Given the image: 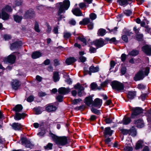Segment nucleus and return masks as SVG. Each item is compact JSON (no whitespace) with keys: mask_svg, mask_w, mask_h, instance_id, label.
Returning <instances> with one entry per match:
<instances>
[{"mask_svg":"<svg viewBox=\"0 0 151 151\" xmlns=\"http://www.w3.org/2000/svg\"><path fill=\"white\" fill-rule=\"evenodd\" d=\"M149 72V68L147 67L145 71L143 69L139 70L135 75L134 78L135 81H137L142 79L145 75L147 76Z\"/></svg>","mask_w":151,"mask_h":151,"instance_id":"3","label":"nucleus"},{"mask_svg":"<svg viewBox=\"0 0 151 151\" xmlns=\"http://www.w3.org/2000/svg\"><path fill=\"white\" fill-rule=\"evenodd\" d=\"M53 78L55 82H56L59 80L60 78L58 72H54L53 73Z\"/></svg>","mask_w":151,"mask_h":151,"instance_id":"30","label":"nucleus"},{"mask_svg":"<svg viewBox=\"0 0 151 151\" xmlns=\"http://www.w3.org/2000/svg\"><path fill=\"white\" fill-rule=\"evenodd\" d=\"M25 115V114L24 113L20 114L19 113H15L14 119L16 120H19L21 119V118H23Z\"/></svg>","mask_w":151,"mask_h":151,"instance_id":"20","label":"nucleus"},{"mask_svg":"<svg viewBox=\"0 0 151 151\" xmlns=\"http://www.w3.org/2000/svg\"><path fill=\"white\" fill-rule=\"evenodd\" d=\"M91 111L94 113L97 114H99L100 113L99 110L93 107L91 109Z\"/></svg>","mask_w":151,"mask_h":151,"instance_id":"42","label":"nucleus"},{"mask_svg":"<svg viewBox=\"0 0 151 151\" xmlns=\"http://www.w3.org/2000/svg\"><path fill=\"white\" fill-rule=\"evenodd\" d=\"M94 43L97 48L102 47L104 45V41L102 39L96 40L94 42Z\"/></svg>","mask_w":151,"mask_h":151,"instance_id":"13","label":"nucleus"},{"mask_svg":"<svg viewBox=\"0 0 151 151\" xmlns=\"http://www.w3.org/2000/svg\"><path fill=\"white\" fill-rule=\"evenodd\" d=\"M12 87L13 89L16 90L20 87L21 85V82L17 79L13 80L11 82Z\"/></svg>","mask_w":151,"mask_h":151,"instance_id":"8","label":"nucleus"},{"mask_svg":"<svg viewBox=\"0 0 151 151\" xmlns=\"http://www.w3.org/2000/svg\"><path fill=\"white\" fill-rule=\"evenodd\" d=\"M73 13L77 16H81L82 14L80 9L79 8H76L72 10Z\"/></svg>","mask_w":151,"mask_h":151,"instance_id":"24","label":"nucleus"},{"mask_svg":"<svg viewBox=\"0 0 151 151\" xmlns=\"http://www.w3.org/2000/svg\"><path fill=\"white\" fill-rule=\"evenodd\" d=\"M85 101L86 104L88 106H89L91 104H92L93 102L92 100V97L91 96L86 97L85 98Z\"/></svg>","mask_w":151,"mask_h":151,"instance_id":"21","label":"nucleus"},{"mask_svg":"<svg viewBox=\"0 0 151 151\" xmlns=\"http://www.w3.org/2000/svg\"><path fill=\"white\" fill-rule=\"evenodd\" d=\"M4 37L5 40H8L10 39L11 37L10 35H5Z\"/></svg>","mask_w":151,"mask_h":151,"instance_id":"59","label":"nucleus"},{"mask_svg":"<svg viewBox=\"0 0 151 151\" xmlns=\"http://www.w3.org/2000/svg\"><path fill=\"white\" fill-rule=\"evenodd\" d=\"M143 142L141 140L138 141L136 144L135 149L136 150H138L140 148H142V144Z\"/></svg>","mask_w":151,"mask_h":151,"instance_id":"26","label":"nucleus"},{"mask_svg":"<svg viewBox=\"0 0 151 151\" xmlns=\"http://www.w3.org/2000/svg\"><path fill=\"white\" fill-rule=\"evenodd\" d=\"M35 15L34 11L33 10L30 9L26 12L24 17V18H29L33 17Z\"/></svg>","mask_w":151,"mask_h":151,"instance_id":"10","label":"nucleus"},{"mask_svg":"<svg viewBox=\"0 0 151 151\" xmlns=\"http://www.w3.org/2000/svg\"><path fill=\"white\" fill-rule=\"evenodd\" d=\"M107 82L106 81H105L104 82L101 84V86L100 87L97 88V89L99 90L101 89L102 87H105L106 85L107 84Z\"/></svg>","mask_w":151,"mask_h":151,"instance_id":"53","label":"nucleus"},{"mask_svg":"<svg viewBox=\"0 0 151 151\" xmlns=\"http://www.w3.org/2000/svg\"><path fill=\"white\" fill-rule=\"evenodd\" d=\"M102 103V100L99 98H96L92 103V106L95 107H99L101 106Z\"/></svg>","mask_w":151,"mask_h":151,"instance_id":"14","label":"nucleus"},{"mask_svg":"<svg viewBox=\"0 0 151 151\" xmlns=\"http://www.w3.org/2000/svg\"><path fill=\"white\" fill-rule=\"evenodd\" d=\"M52 144L49 143L46 146H45L44 147L45 149H49L51 150L52 149Z\"/></svg>","mask_w":151,"mask_h":151,"instance_id":"46","label":"nucleus"},{"mask_svg":"<svg viewBox=\"0 0 151 151\" xmlns=\"http://www.w3.org/2000/svg\"><path fill=\"white\" fill-rule=\"evenodd\" d=\"M21 140L22 145H24L26 147L31 148L34 146L30 141L26 137L21 138Z\"/></svg>","mask_w":151,"mask_h":151,"instance_id":"7","label":"nucleus"},{"mask_svg":"<svg viewBox=\"0 0 151 151\" xmlns=\"http://www.w3.org/2000/svg\"><path fill=\"white\" fill-rule=\"evenodd\" d=\"M91 86L92 89L93 90L97 88V84L94 83H92L91 85Z\"/></svg>","mask_w":151,"mask_h":151,"instance_id":"52","label":"nucleus"},{"mask_svg":"<svg viewBox=\"0 0 151 151\" xmlns=\"http://www.w3.org/2000/svg\"><path fill=\"white\" fill-rule=\"evenodd\" d=\"M132 148L129 146H126L124 148L125 151H132Z\"/></svg>","mask_w":151,"mask_h":151,"instance_id":"50","label":"nucleus"},{"mask_svg":"<svg viewBox=\"0 0 151 151\" xmlns=\"http://www.w3.org/2000/svg\"><path fill=\"white\" fill-rule=\"evenodd\" d=\"M79 59L81 62L83 63L86 60V58L83 56H81L79 58Z\"/></svg>","mask_w":151,"mask_h":151,"instance_id":"61","label":"nucleus"},{"mask_svg":"<svg viewBox=\"0 0 151 151\" xmlns=\"http://www.w3.org/2000/svg\"><path fill=\"white\" fill-rule=\"evenodd\" d=\"M22 109L23 107L21 105L18 104L13 108V110L15 112V113H16L21 112Z\"/></svg>","mask_w":151,"mask_h":151,"instance_id":"19","label":"nucleus"},{"mask_svg":"<svg viewBox=\"0 0 151 151\" xmlns=\"http://www.w3.org/2000/svg\"><path fill=\"white\" fill-rule=\"evenodd\" d=\"M58 4L59 10L58 14L60 16L58 18V21H60L62 18V16L60 14L61 13L64 12L65 10L68 9L70 5V2L68 0H65L63 2L59 3Z\"/></svg>","mask_w":151,"mask_h":151,"instance_id":"1","label":"nucleus"},{"mask_svg":"<svg viewBox=\"0 0 151 151\" xmlns=\"http://www.w3.org/2000/svg\"><path fill=\"white\" fill-rule=\"evenodd\" d=\"M79 6L82 9L84 7H86V5L85 3H81L79 4Z\"/></svg>","mask_w":151,"mask_h":151,"instance_id":"57","label":"nucleus"},{"mask_svg":"<svg viewBox=\"0 0 151 151\" xmlns=\"http://www.w3.org/2000/svg\"><path fill=\"white\" fill-rule=\"evenodd\" d=\"M111 85L113 89L116 90L117 91H120L124 88L123 84L117 81L112 82Z\"/></svg>","mask_w":151,"mask_h":151,"instance_id":"5","label":"nucleus"},{"mask_svg":"<svg viewBox=\"0 0 151 151\" xmlns=\"http://www.w3.org/2000/svg\"><path fill=\"white\" fill-rule=\"evenodd\" d=\"M106 40L107 41H109L110 43H111L112 42L114 43L116 41L115 38L114 37H113L111 39L109 38H106Z\"/></svg>","mask_w":151,"mask_h":151,"instance_id":"41","label":"nucleus"},{"mask_svg":"<svg viewBox=\"0 0 151 151\" xmlns=\"http://www.w3.org/2000/svg\"><path fill=\"white\" fill-rule=\"evenodd\" d=\"M142 50L147 55H151V46L146 45L142 47Z\"/></svg>","mask_w":151,"mask_h":151,"instance_id":"9","label":"nucleus"},{"mask_svg":"<svg viewBox=\"0 0 151 151\" xmlns=\"http://www.w3.org/2000/svg\"><path fill=\"white\" fill-rule=\"evenodd\" d=\"M34 99V97L32 96H29L27 99V101L29 102H31L33 101Z\"/></svg>","mask_w":151,"mask_h":151,"instance_id":"48","label":"nucleus"},{"mask_svg":"<svg viewBox=\"0 0 151 151\" xmlns=\"http://www.w3.org/2000/svg\"><path fill=\"white\" fill-rule=\"evenodd\" d=\"M126 67L124 66H122L121 69V73L122 75H124L126 72Z\"/></svg>","mask_w":151,"mask_h":151,"instance_id":"47","label":"nucleus"},{"mask_svg":"<svg viewBox=\"0 0 151 151\" xmlns=\"http://www.w3.org/2000/svg\"><path fill=\"white\" fill-rule=\"evenodd\" d=\"M90 22V20L88 18H84L82 21H81L79 22L80 24L86 25L88 24Z\"/></svg>","mask_w":151,"mask_h":151,"instance_id":"33","label":"nucleus"},{"mask_svg":"<svg viewBox=\"0 0 151 151\" xmlns=\"http://www.w3.org/2000/svg\"><path fill=\"white\" fill-rule=\"evenodd\" d=\"M63 96L61 95L58 96L57 97V99L59 102H61L63 101Z\"/></svg>","mask_w":151,"mask_h":151,"instance_id":"56","label":"nucleus"},{"mask_svg":"<svg viewBox=\"0 0 151 151\" xmlns=\"http://www.w3.org/2000/svg\"><path fill=\"white\" fill-rule=\"evenodd\" d=\"M99 70V68L98 67H94L92 65L89 68V71H87L88 72V73L91 75V73H94L98 72Z\"/></svg>","mask_w":151,"mask_h":151,"instance_id":"17","label":"nucleus"},{"mask_svg":"<svg viewBox=\"0 0 151 151\" xmlns=\"http://www.w3.org/2000/svg\"><path fill=\"white\" fill-rule=\"evenodd\" d=\"M104 121L106 124H110L112 122V120L110 118H106L104 119Z\"/></svg>","mask_w":151,"mask_h":151,"instance_id":"49","label":"nucleus"},{"mask_svg":"<svg viewBox=\"0 0 151 151\" xmlns=\"http://www.w3.org/2000/svg\"><path fill=\"white\" fill-rule=\"evenodd\" d=\"M136 132L135 128L132 127L129 130V134L133 136H134L136 135Z\"/></svg>","mask_w":151,"mask_h":151,"instance_id":"28","label":"nucleus"},{"mask_svg":"<svg viewBox=\"0 0 151 151\" xmlns=\"http://www.w3.org/2000/svg\"><path fill=\"white\" fill-rule=\"evenodd\" d=\"M45 130L43 128L42 130L41 131L38 133V135H40L41 136H42L45 134Z\"/></svg>","mask_w":151,"mask_h":151,"instance_id":"60","label":"nucleus"},{"mask_svg":"<svg viewBox=\"0 0 151 151\" xmlns=\"http://www.w3.org/2000/svg\"><path fill=\"white\" fill-rule=\"evenodd\" d=\"M131 121V119L129 117H124L123 120V124H127L130 122Z\"/></svg>","mask_w":151,"mask_h":151,"instance_id":"31","label":"nucleus"},{"mask_svg":"<svg viewBox=\"0 0 151 151\" xmlns=\"http://www.w3.org/2000/svg\"><path fill=\"white\" fill-rule=\"evenodd\" d=\"M122 133L124 135L129 134V130H128L124 129H122L121 130Z\"/></svg>","mask_w":151,"mask_h":151,"instance_id":"40","label":"nucleus"},{"mask_svg":"<svg viewBox=\"0 0 151 151\" xmlns=\"http://www.w3.org/2000/svg\"><path fill=\"white\" fill-rule=\"evenodd\" d=\"M90 17L92 20H94L96 18V15L95 14L92 13L90 15Z\"/></svg>","mask_w":151,"mask_h":151,"instance_id":"45","label":"nucleus"},{"mask_svg":"<svg viewBox=\"0 0 151 151\" xmlns=\"http://www.w3.org/2000/svg\"><path fill=\"white\" fill-rule=\"evenodd\" d=\"M71 34L70 33H65L64 35V37L65 38H69L71 36Z\"/></svg>","mask_w":151,"mask_h":151,"instance_id":"54","label":"nucleus"},{"mask_svg":"<svg viewBox=\"0 0 151 151\" xmlns=\"http://www.w3.org/2000/svg\"><path fill=\"white\" fill-rule=\"evenodd\" d=\"M122 39L126 42H128V39L127 35H126L122 36Z\"/></svg>","mask_w":151,"mask_h":151,"instance_id":"51","label":"nucleus"},{"mask_svg":"<svg viewBox=\"0 0 151 151\" xmlns=\"http://www.w3.org/2000/svg\"><path fill=\"white\" fill-rule=\"evenodd\" d=\"M136 96V92L135 91H129L128 92L127 95L128 98L130 99H133Z\"/></svg>","mask_w":151,"mask_h":151,"instance_id":"29","label":"nucleus"},{"mask_svg":"<svg viewBox=\"0 0 151 151\" xmlns=\"http://www.w3.org/2000/svg\"><path fill=\"white\" fill-rule=\"evenodd\" d=\"M16 59V57L15 55L11 54L6 58L5 59L7 60L8 63L13 64L14 63Z\"/></svg>","mask_w":151,"mask_h":151,"instance_id":"16","label":"nucleus"},{"mask_svg":"<svg viewBox=\"0 0 151 151\" xmlns=\"http://www.w3.org/2000/svg\"><path fill=\"white\" fill-rule=\"evenodd\" d=\"M56 109V107L53 105H49L45 108V109L48 112L53 111Z\"/></svg>","mask_w":151,"mask_h":151,"instance_id":"25","label":"nucleus"},{"mask_svg":"<svg viewBox=\"0 0 151 151\" xmlns=\"http://www.w3.org/2000/svg\"><path fill=\"white\" fill-rule=\"evenodd\" d=\"M143 112L142 109L138 107H137L132 109L131 117L135 118L137 116Z\"/></svg>","mask_w":151,"mask_h":151,"instance_id":"6","label":"nucleus"},{"mask_svg":"<svg viewBox=\"0 0 151 151\" xmlns=\"http://www.w3.org/2000/svg\"><path fill=\"white\" fill-rule=\"evenodd\" d=\"M78 38L80 40H81V42H83L84 44H85V45H86V40L84 38H81L80 37H78Z\"/></svg>","mask_w":151,"mask_h":151,"instance_id":"44","label":"nucleus"},{"mask_svg":"<svg viewBox=\"0 0 151 151\" xmlns=\"http://www.w3.org/2000/svg\"><path fill=\"white\" fill-rule=\"evenodd\" d=\"M54 65L55 66H57L60 64V63L59 62V61L57 59H55L54 60Z\"/></svg>","mask_w":151,"mask_h":151,"instance_id":"63","label":"nucleus"},{"mask_svg":"<svg viewBox=\"0 0 151 151\" xmlns=\"http://www.w3.org/2000/svg\"><path fill=\"white\" fill-rule=\"evenodd\" d=\"M50 134L53 140L56 144L61 145H64L67 144L68 139L66 137H58L51 133Z\"/></svg>","mask_w":151,"mask_h":151,"instance_id":"2","label":"nucleus"},{"mask_svg":"<svg viewBox=\"0 0 151 151\" xmlns=\"http://www.w3.org/2000/svg\"><path fill=\"white\" fill-rule=\"evenodd\" d=\"M75 89H78V90L82 91L84 90V88L83 87L81 86L80 84L79 83L75 85L74 87Z\"/></svg>","mask_w":151,"mask_h":151,"instance_id":"34","label":"nucleus"},{"mask_svg":"<svg viewBox=\"0 0 151 151\" xmlns=\"http://www.w3.org/2000/svg\"><path fill=\"white\" fill-rule=\"evenodd\" d=\"M136 37L139 41H141L142 39L143 35L141 34H139L138 33H137Z\"/></svg>","mask_w":151,"mask_h":151,"instance_id":"36","label":"nucleus"},{"mask_svg":"<svg viewBox=\"0 0 151 151\" xmlns=\"http://www.w3.org/2000/svg\"><path fill=\"white\" fill-rule=\"evenodd\" d=\"M111 139L109 137L107 138L104 140L105 144H106L108 145L109 146H110V145H109V143L111 142Z\"/></svg>","mask_w":151,"mask_h":151,"instance_id":"43","label":"nucleus"},{"mask_svg":"<svg viewBox=\"0 0 151 151\" xmlns=\"http://www.w3.org/2000/svg\"><path fill=\"white\" fill-rule=\"evenodd\" d=\"M81 99H75L73 100V104H77L78 102H80L81 101Z\"/></svg>","mask_w":151,"mask_h":151,"instance_id":"64","label":"nucleus"},{"mask_svg":"<svg viewBox=\"0 0 151 151\" xmlns=\"http://www.w3.org/2000/svg\"><path fill=\"white\" fill-rule=\"evenodd\" d=\"M131 0H118L117 2L119 3L121 6L127 5L129 4H131L129 3V1H131Z\"/></svg>","mask_w":151,"mask_h":151,"instance_id":"22","label":"nucleus"},{"mask_svg":"<svg viewBox=\"0 0 151 151\" xmlns=\"http://www.w3.org/2000/svg\"><path fill=\"white\" fill-rule=\"evenodd\" d=\"M96 50V49L92 47H91L89 49V51L91 53L95 52Z\"/></svg>","mask_w":151,"mask_h":151,"instance_id":"58","label":"nucleus"},{"mask_svg":"<svg viewBox=\"0 0 151 151\" xmlns=\"http://www.w3.org/2000/svg\"><path fill=\"white\" fill-rule=\"evenodd\" d=\"M134 122L135 125L138 128H142L144 126L143 121L141 119L135 120Z\"/></svg>","mask_w":151,"mask_h":151,"instance_id":"12","label":"nucleus"},{"mask_svg":"<svg viewBox=\"0 0 151 151\" xmlns=\"http://www.w3.org/2000/svg\"><path fill=\"white\" fill-rule=\"evenodd\" d=\"M20 45L18 42H15L12 44L10 47L11 50H13L14 49L18 48Z\"/></svg>","mask_w":151,"mask_h":151,"instance_id":"32","label":"nucleus"},{"mask_svg":"<svg viewBox=\"0 0 151 151\" xmlns=\"http://www.w3.org/2000/svg\"><path fill=\"white\" fill-rule=\"evenodd\" d=\"M70 91V90L69 88H65L64 87H61L58 89V92L60 94H65L68 93Z\"/></svg>","mask_w":151,"mask_h":151,"instance_id":"15","label":"nucleus"},{"mask_svg":"<svg viewBox=\"0 0 151 151\" xmlns=\"http://www.w3.org/2000/svg\"><path fill=\"white\" fill-rule=\"evenodd\" d=\"M76 60L74 57H70L66 59L65 62L68 65H69L74 63Z\"/></svg>","mask_w":151,"mask_h":151,"instance_id":"23","label":"nucleus"},{"mask_svg":"<svg viewBox=\"0 0 151 151\" xmlns=\"http://www.w3.org/2000/svg\"><path fill=\"white\" fill-rule=\"evenodd\" d=\"M14 21L16 22L19 23L21 21L22 19V16H19L18 15H14Z\"/></svg>","mask_w":151,"mask_h":151,"instance_id":"27","label":"nucleus"},{"mask_svg":"<svg viewBox=\"0 0 151 151\" xmlns=\"http://www.w3.org/2000/svg\"><path fill=\"white\" fill-rule=\"evenodd\" d=\"M124 13L126 16H129L132 14V12L130 10H125L124 11Z\"/></svg>","mask_w":151,"mask_h":151,"instance_id":"38","label":"nucleus"},{"mask_svg":"<svg viewBox=\"0 0 151 151\" xmlns=\"http://www.w3.org/2000/svg\"><path fill=\"white\" fill-rule=\"evenodd\" d=\"M23 2L22 0H19L16 1H15V4L17 6H19L21 5Z\"/></svg>","mask_w":151,"mask_h":151,"instance_id":"55","label":"nucleus"},{"mask_svg":"<svg viewBox=\"0 0 151 151\" xmlns=\"http://www.w3.org/2000/svg\"><path fill=\"white\" fill-rule=\"evenodd\" d=\"M139 51L138 50H134L129 53V55L132 56H136L138 55Z\"/></svg>","mask_w":151,"mask_h":151,"instance_id":"35","label":"nucleus"},{"mask_svg":"<svg viewBox=\"0 0 151 151\" xmlns=\"http://www.w3.org/2000/svg\"><path fill=\"white\" fill-rule=\"evenodd\" d=\"M106 30L103 29H100L98 31V33L101 36H104Z\"/></svg>","mask_w":151,"mask_h":151,"instance_id":"37","label":"nucleus"},{"mask_svg":"<svg viewBox=\"0 0 151 151\" xmlns=\"http://www.w3.org/2000/svg\"><path fill=\"white\" fill-rule=\"evenodd\" d=\"M12 11L11 7L7 5L3 8L1 11V18L4 20H7L9 18V16L6 13L7 12H10Z\"/></svg>","mask_w":151,"mask_h":151,"instance_id":"4","label":"nucleus"},{"mask_svg":"<svg viewBox=\"0 0 151 151\" xmlns=\"http://www.w3.org/2000/svg\"><path fill=\"white\" fill-rule=\"evenodd\" d=\"M113 131L111 130L110 127L105 128L104 132V136L105 138L107 137V136L109 135L111 136L113 132Z\"/></svg>","mask_w":151,"mask_h":151,"instance_id":"11","label":"nucleus"},{"mask_svg":"<svg viewBox=\"0 0 151 151\" xmlns=\"http://www.w3.org/2000/svg\"><path fill=\"white\" fill-rule=\"evenodd\" d=\"M32 57L34 59L37 58H38V52L36 51L33 52L32 55Z\"/></svg>","mask_w":151,"mask_h":151,"instance_id":"39","label":"nucleus"},{"mask_svg":"<svg viewBox=\"0 0 151 151\" xmlns=\"http://www.w3.org/2000/svg\"><path fill=\"white\" fill-rule=\"evenodd\" d=\"M12 126L13 129L15 130H20L22 128V125L18 123H14Z\"/></svg>","mask_w":151,"mask_h":151,"instance_id":"18","label":"nucleus"},{"mask_svg":"<svg viewBox=\"0 0 151 151\" xmlns=\"http://www.w3.org/2000/svg\"><path fill=\"white\" fill-rule=\"evenodd\" d=\"M126 56V55L124 54H123L122 55L121 57V60L123 62L125 61V60Z\"/></svg>","mask_w":151,"mask_h":151,"instance_id":"62","label":"nucleus"}]
</instances>
